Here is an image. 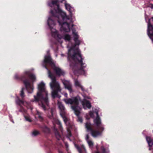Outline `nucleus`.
I'll use <instances>...</instances> for the list:
<instances>
[{"label":"nucleus","mask_w":153,"mask_h":153,"mask_svg":"<svg viewBox=\"0 0 153 153\" xmlns=\"http://www.w3.org/2000/svg\"><path fill=\"white\" fill-rule=\"evenodd\" d=\"M69 22H66L68 25L70 30L68 31L61 30V28L62 23L61 24H59L60 26V32L58 33L56 29L53 28L56 24L54 20H52L50 17H48L47 21L48 25L51 30L52 36L56 38L61 43L63 42L62 39H64L66 42H70L71 40V35L65 33L68 32L70 31V26H72L71 29L72 31V35L75 44L73 45H72L71 43L69 42L67 45L68 48V59L70 60V66L71 67H73V69L76 68L77 66H79L80 68L78 72H80L82 74L85 75L86 72L84 69L86 67V65L85 63L82 62V59L80 51L76 46L80 44L81 40L79 39V36L77 32L75 30V27L74 26L71 24H69Z\"/></svg>","instance_id":"obj_1"},{"label":"nucleus","mask_w":153,"mask_h":153,"mask_svg":"<svg viewBox=\"0 0 153 153\" xmlns=\"http://www.w3.org/2000/svg\"><path fill=\"white\" fill-rule=\"evenodd\" d=\"M49 51H47L48 55L45 56V59L43 62V65L45 68L48 71V76L51 80V82L50 83V85L52 91H51L52 97L54 98L57 97L60 98L61 97L58 94L59 92L61 91V89L59 83L56 81L55 77L48 69L46 67V65L49 64L51 66L56 72L57 75L59 76L63 75L65 74L64 71L59 68L56 66L52 59L49 54Z\"/></svg>","instance_id":"obj_2"},{"label":"nucleus","mask_w":153,"mask_h":153,"mask_svg":"<svg viewBox=\"0 0 153 153\" xmlns=\"http://www.w3.org/2000/svg\"><path fill=\"white\" fill-rule=\"evenodd\" d=\"M99 111V108H95L93 109L92 111H90L89 113V115L92 118L94 117L95 114L97 116L94 120L96 129H93L92 128V125L89 122H87L85 125L87 131L91 132L92 136L94 137L100 135L104 130V126L101 124L100 118L98 116Z\"/></svg>","instance_id":"obj_3"},{"label":"nucleus","mask_w":153,"mask_h":153,"mask_svg":"<svg viewBox=\"0 0 153 153\" xmlns=\"http://www.w3.org/2000/svg\"><path fill=\"white\" fill-rule=\"evenodd\" d=\"M38 91L37 95L34 96L33 101L39 102V106L45 110L48 105V92L45 89V83L42 82L38 85Z\"/></svg>","instance_id":"obj_4"},{"label":"nucleus","mask_w":153,"mask_h":153,"mask_svg":"<svg viewBox=\"0 0 153 153\" xmlns=\"http://www.w3.org/2000/svg\"><path fill=\"white\" fill-rule=\"evenodd\" d=\"M80 100V98L78 96L64 99V101L66 104L71 105L72 109L74 111L75 114L77 116L79 115L81 110V108L79 106V102Z\"/></svg>","instance_id":"obj_5"},{"label":"nucleus","mask_w":153,"mask_h":153,"mask_svg":"<svg viewBox=\"0 0 153 153\" xmlns=\"http://www.w3.org/2000/svg\"><path fill=\"white\" fill-rule=\"evenodd\" d=\"M27 77H29L33 82L35 81L36 77L34 74H31L29 71H25L24 74V75L21 77L28 92L31 93L33 92V84L30 82L29 80L27 79H23Z\"/></svg>","instance_id":"obj_6"},{"label":"nucleus","mask_w":153,"mask_h":153,"mask_svg":"<svg viewBox=\"0 0 153 153\" xmlns=\"http://www.w3.org/2000/svg\"><path fill=\"white\" fill-rule=\"evenodd\" d=\"M58 107L60 110V114L62 117L64 121L67 125L69 124L68 121V119L65 116L66 112L65 108L62 103L59 101L58 102Z\"/></svg>","instance_id":"obj_7"},{"label":"nucleus","mask_w":153,"mask_h":153,"mask_svg":"<svg viewBox=\"0 0 153 153\" xmlns=\"http://www.w3.org/2000/svg\"><path fill=\"white\" fill-rule=\"evenodd\" d=\"M90 99V98L89 97H85L83 101L82 102V105L85 109L87 108L90 109L91 107V103L87 100L88 99Z\"/></svg>","instance_id":"obj_8"},{"label":"nucleus","mask_w":153,"mask_h":153,"mask_svg":"<svg viewBox=\"0 0 153 153\" xmlns=\"http://www.w3.org/2000/svg\"><path fill=\"white\" fill-rule=\"evenodd\" d=\"M62 82L65 88L67 89L70 92H72V90L71 84L69 81L65 80H62Z\"/></svg>","instance_id":"obj_9"},{"label":"nucleus","mask_w":153,"mask_h":153,"mask_svg":"<svg viewBox=\"0 0 153 153\" xmlns=\"http://www.w3.org/2000/svg\"><path fill=\"white\" fill-rule=\"evenodd\" d=\"M74 82L75 85L76 87L80 88L82 91H84V89L80 82L77 79H74Z\"/></svg>","instance_id":"obj_10"},{"label":"nucleus","mask_w":153,"mask_h":153,"mask_svg":"<svg viewBox=\"0 0 153 153\" xmlns=\"http://www.w3.org/2000/svg\"><path fill=\"white\" fill-rule=\"evenodd\" d=\"M75 147L77 149L78 151L80 153H86V150L85 148L83 145H82L81 146V149L79 148L78 146L76 144H74Z\"/></svg>","instance_id":"obj_11"},{"label":"nucleus","mask_w":153,"mask_h":153,"mask_svg":"<svg viewBox=\"0 0 153 153\" xmlns=\"http://www.w3.org/2000/svg\"><path fill=\"white\" fill-rule=\"evenodd\" d=\"M85 139L88 145L90 148H92L93 147L94 145L92 141L88 139V135H87L86 136Z\"/></svg>","instance_id":"obj_12"},{"label":"nucleus","mask_w":153,"mask_h":153,"mask_svg":"<svg viewBox=\"0 0 153 153\" xmlns=\"http://www.w3.org/2000/svg\"><path fill=\"white\" fill-rule=\"evenodd\" d=\"M146 140L149 146H152L153 145V139H151L150 137H147Z\"/></svg>","instance_id":"obj_13"},{"label":"nucleus","mask_w":153,"mask_h":153,"mask_svg":"<svg viewBox=\"0 0 153 153\" xmlns=\"http://www.w3.org/2000/svg\"><path fill=\"white\" fill-rule=\"evenodd\" d=\"M16 102L17 104L20 105H21L22 104H23L24 105L26 106V107H27V106H26L27 103L26 102H24L23 101L20 100L19 99V97H16Z\"/></svg>","instance_id":"obj_14"},{"label":"nucleus","mask_w":153,"mask_h":153,"mask_svg":"<svg viewBox=\"0 0 153 153\" xmlns=\"http://www.w3.org/2000/svg\"><path fill=\"white\" fill-rule=\"evenodd\" d=\"M54 131L55 132V136L56 138L58 140H60V139L61 138V137L60 135L59 134L58 131H57V130L54 127Z\"/></svg>","instance_id":"obj_15"},{"label":"nucleus","mask_w":153,"mask_h":153,"mask_svg":"<svg viewBox=\"0 0 153 153\" xmlns=\"http://www.w3.org/2000/svg\"><path fill=\"white\" fill-rule=\"evenodd\" d=\"M54 123H56L57 125H58V126L59 127V129H60L61 131H62V125L61 124V123L58 120H54Z\"/></svg>","instance_id":"obj_16"},{"label":"nucleus","mask_w":153,"mask_h":153,"mask_svg":"<svg viewBox=\"0 0 153 153\" xmlns=\"http://www.w3.org/2000/svg\"><path fill=\"white\" fill-rule=\"evenodd\" d=\"M36 115L38 116L40 120H42V113L37 110L36 111Z\"/></svg>","instance_id":"obj_17"},{"label":"nucleus","mask_w":153,"mask_h":153,"mask_svg":"<svg viewBox=\"0 0 153 153\" xmlns=\"http://www.w3.org/2000/svg\"><path fill=\"white\" fill-rule=\"evenodd\" d=\"M101 149L103 153H108L109 152V151L108 149H105L103 146L101 147Z\"/></svg>","instance_id":"obj_18"},{"label":"nucleus","mask_w":153,"mask_h":153,"mask_svg":"<svg viewBox=\"0 0 153 153\" xmlns=\"http://www.w3.org/2000/svg\"><path fill=\"white\" fill-rule=\"evenodd\" d=\"M43 130L44 132L46 133H48L50 131L49 129L46 126H45L43 127Z\"/></svg>","instance_id":"obj_19"},{"label":"nucleus","mask_w":153,"mask_h":153,"mask_svg":"<svg viewBox=\"0 0 153 153\" xmlns=\"http://www.w3.org/2000/svg\"><path fill=\"white\" fill-rule=\"evenodd\" d=\"M71 127L70 126H68L67 128V131H68V134H67V137L68 138H69L70 137H71V133L70 132V128Z\"/></svg>","instance_id":"obj_20"},{"label":"nucleus","mask_w":153,"mask_h":153,"mask_svg":"<svg viewBox=\"0 0 153 153\" xmlns=\"http://www.w3.org/2000/svg\"><path fill=\"white\" fill-rule=\"evenodd\" d=\"M39 134V131H33L32 133V135L33 136H35Z\"/></svg>","instance_id":"obj_21"},{"label":"nucleus","mask_w":153,"mask_h":153,"mask_svg":"<svg viewBox=\"0 0 153 153\" xmlns=\"http://www.w3.org/2000/svg\"><path fill=\"white\" fill-rule=\"evenodd\" d=\"M25 118L27 121H28V122H30L31 121V120L30 119V117L27 116H25Z\"/></svg>","instance_id":"obj_22"},{"label":"nucleus","mask_w":153,"mask_h":153,"mask_svg":"<svg viewBox=\"0 0 153 153\" xmlns=\"http://www.w3.org/2000/svg\"><path fill=\"white\" fill-rule=\"evenodd\" d=\"M24 89V88H22V90L21 91L20 93V96L22 98H23L24 97V92H23V90Z\"/></svg>","instance_id":"obj_23"},{"label":"nucleus","mask_w":153,"mask_h":153,"mask_svg":"<svg viewBox=\"0 0 153 153\" xmlns=\"http://www.w3.org/2000/svg\"><path fill=\"white\" fill-rule=\"evenodd\" d=\"M77 120L78 122H79L81 123H82V118L81 117H78V118Z\"/></svg>","instance_id":"obj_24"},{"label":"nucleus","mask_w":153,"mask_h":153,"mask_svg":"<svg viewBox=\"0 0 153 153\" xmlns=\"http://www.w3.org/2000/svg\"><path fill=\"white\" fill-rule=\"evenodd\" d=\"M14 78L16 79H19L18 76L17 74H16L14 76Z\"/></svg>","instance_id":"obj_25"},{"label":"nucleus","mask_w":153,"mask_h":153,"mask_svg":"<svg viewBox=\"0 0 153 153\" xmlns=\"http://www.w3.org/2000/svg\"><path fill=\"white\" fill-rule=\"evenodd\" d=\"M64 143H65V144L66 146V147L67 148H68V144L66 143H65V142H64Z\"/></svg>","instance_id":"obj_26"},{"label":"nucleus","mask_w":153,"mask_h":153,"mask_svg":"<svg viewBox=\"0 0 153 153\" xmlns=\"http://www.w3.org/2000/svg\"><path fill=\"white\" fill-rule=\"evenodd\" d=\"M86 118L87 119H89V118L88 116V115L87 114L86 116Z\"/></svg>","instance_id":"obj_27"},{"label":"nucleus","mask_w":153,"mask_h":153,"mask_svg":"<svg viewBox=\"0 0 153 153\" xmlns=\"http://www.w3.org/2000/svg\"><path fill=\"white\" fill-rule=\"evenodd\" d=\"M65 96V97H67V93H65V94H64Z\"/></svg>","instance_id":"obj_28"},{"label":"nucleus","mask_w":153,"mask_h":153,"mask_svg":"<svg viewBox=\"0 0 153 153\" xmlns=\"http://www.w3.org/2000/svg\"><path fill=\"white\" fill-rule=\"evenodd\" d=\"M59 153H62V152L61 151H59Z\"/></svg>","instance_id":"obj_29"},{"label":"nucleus","mask_w":153,"mask_h":153,"mask_svg":"<svg viewBox=\"0 0 153 153\" xmlns=\"http://www.w3.org/2000/svg\"><path fill=\"white\" fill-rule=\"evenodd\" d=\"M74 73L75 74H76V71H74Z\"/></svg>","instance_id":"obj_30"},{"label":"nucleus","mask_w":153,"mask_h":153,"mask_svg":"<svg viewBox=\"0 0 153 153\" xmlns=\"http://www.w3.org/2000/svg\"><path fill=\"white\" fill-rule=\"evenodd\" d=\"M151 20L153 22V18H152Z\"/></svg>","instance_id":"obj_31"},{"label":"nucleus","mask_w":153,"mask_h":153,"mask_svg":"<svg viewBox=\"0 0 153 153\" xmlns=\"http://www.w3.org/2000/svg\"><path fill=\"white\" fill-rule=\"evenodd\" d=\"M95 153H99L98 152H96Z\"/></svg>","instance_id":"obj_32"},{"label":"nucleus","mask_w":153,"mask_h":153,"mask_svg":"<svg viewBox=\"0 0 153 153\" xmlns=\"http://www.w3.org/2000/svg\"><path fill=\"white\" fill-rule=\"evenodd\" d=\"M152 132H153V131H152Z\"/></svg>","instance_id":"obj_33"}]
</instances>
